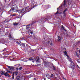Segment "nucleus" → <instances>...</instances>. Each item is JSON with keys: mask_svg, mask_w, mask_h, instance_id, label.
<instances>
[{"mask_svg": "<svg viewBox=\"0 0 80 80\" xmlns=\"http://www.w3.org/2000/svg\"><path fill=\"white\" fill-rule=\"evenodd\" d=\"M18 11L19 13H20L21 14H23V15H24V14H25V13H26V11H25V10H24V9H23L19 10V11Z\"/></svg>", "mask_w": 80, "mask_h": 80, "instance_id": "nucleus-1", "label": "nucleus"}, {"mask_svg": "<svg viewBox=\"0 0 80 80\" xmlns=\"http://www.w3.org/2000/svg\"><path fill=\"white\" fill-rule=\"evenodd\" d=\"M12 9V11L14 12H18V11H19V10H18V7L17 6L14 7Z\"/></svg>", "mask_w": 80, "mask_h": 80, "instance_id": "nucleus-2", "label": "nucleus"}, {"mask_svg": "<svg viewBox=\"0 0 80 80\" xmlns=\"http://www.w3.org/2000/svg\"><path fill=\"white\" fill-rule=\"evenodd\" d=\"M70 67L71 68H72V69L74 70V69L75 68V64L74 63H71V65H70Z\"/></svg>", "mask_w": 80, "mask_h": 80, "instance_id": "nucleus-3", "label": "nucleus"}, {"mask_svg": "<svg viewBox=\"0 0 80 80\" xmlns=\"http://www.w3.org/2000/svg\"><path fill=\"white\" fill-rule=\"evenodd\" d=\"M28 7H27L25 9V11L26 12H26H30V10H31V8H29L28 9Z\"/></svg>", "mask_w": 80, "mask_h": 80, "instance_id": "nucleus-4", "label": "nucleus"}, {"mask_svg": "<svg viewBox=\"0 0 80 80\" xmlns=\"http://www.w3.org/2000/svg\"><path fill=\"white\" fill-rule=\"evenodd\" d=\"M67 8L65 9V10L63 12V14H64L63 17H65V15H66V13H67Z\"/></svg>", "mask_w": 80, "mask_h": 80, "instance_id": "nucleus-5", "label": "nucleus"}, {"mask_svg": "<svg viewBox=\"0 0 80 80\" xmlns=\"http://www.w3.org/2000/svg\"><path fill=\"white\" fill-rule=\"evenodd\" d=\"M9 74L8 73V72H5L4 74V75H5L6 77H10V76L9 75Z\"/></svg>", "mask_w": 80, "mask_h": 80, "instance_id": "nucleus-6", "label": "nucleus"}, {"mask_svg": "<svg viewBox=\"0 0 80 80\" xmlns=\"http://www.w3.org/2000/svg\"><path fill=\"white\" fill-rule=\"evenodd\" d=\"M20 40H18V41L16 42V43L17 44H18L19 45H20V46H21V44L19 42H20V43H21V42H20Z\"/></svg>", "mask_w": 80, "mask_h": 80, "instance_id": "nucleus-7", "label": "nucleus"}, {"mask_svg": "<svg viewBox=\"0 0 80 80\" xmlns=\"http://www.w3.org/2000/svg\"><path fill=\"white\" fill-rule=\"evenodd\" d=\"M29 60H30V61H32L33 63L34 62V61L33 60H34V59H32V58H30L28 59Z\"/></svg>", "mask_w": 80, "mask_h": 80, "instance_id": "nucleus-8", "label": "nucleus"}, {"mask_svg": "<svg viewBox=\"0 0 80 80\" xmlns=\"http://www.w3.org/2000/svg\"><path fill=\"white\" fill-rule=\"evenodd\" d=\"M18 23H17L16 22H13V24L14 26H17L18 25Z\"/></svg>", "mask_w": 80, "mask_h": 80, "instance_id": "nucleus-9", "label": "nucleus"}, {"mask_svg": "<svg viewBox=\"0 0 80 80\" xmlns=\"http://www.w3.org/2000/svg\"><path fill=\"white\" fill-rule=\"evenodd\" d=\"M30 24L28 25L27 26V30H29L30 29Z\"/></svg>", "mask_w": 80, "mask_h": 80, "instance_id": "nucleus-10", "label": "nucleus"}, {"mask_svg": "<svg viewBox=\"0 0 80 80\" xmlns=\"http://www.w3.org/2000/svg\"><path fill=\"white\" fill-rule=\"evenodd\" d=\"M5 72H3V71H1V72H0V73H1V75H4Z\"/></svg>", "mask_w": 80, "mask_h": 80, "instance_id": "nucleus-11", "label": "nucleus"}, {"mask_svg": "<svg viewBox=\"0 0 80 80\" xmlns=\"http://www.w3.org/2000/svg\"><path fill=\"white\" fill-rule=\"evenodd\" d=\"M62 5L65 7V5H66V2H65V1H64V2L62 3Z\"/></svg>", "mask_w": 80, "mask_h": 80, "instance_id": "nucleus-12", "label": "nucleus"}, {"mask_svg": "<svg viewBox=\"0 0 80 80\" xmlns=\"http://www.w3.org/2000/svg\"><path fill=\"white\" fill-rule=\"evenodd\" d=\"M9 38H10L11 39H13V37H12V36H11V34L10 33Z\"/></svg>", "mask_w": 80, "mask_h": 80, "instance_id": "nucleus-13", "label": "nucleus"}, {"mask_svg": "<svg viewBox=\"0 0 80 80\" xmlns=\"http://www.w3.org/2000/svg\"><path fill=\"white\" fill-rule=\"evenodd\" d=\"M39 60H40V58H38L36 60V62L37 63H39L40 62Z\"/></svg>", "mask_w": 80, "mask_h": 80, "instance_id": "nucleus-14", "label": "nucleus"}, {"mask_svg": "<svg viewBox=\"0 0 80 80\" xmlns=\"http://www.w3.org/2000/svg\"><path fill=\"white\" fill-rule=\"evenodd\" d=\"M67 57H68V58L69 60H70V62H71V63H73V61H71V60H71V58H69V56H68Z\"/></svg>", "mask_w": 80, "mask_h": 80, "instance_id": "nucleus-15", "label": "nucleus"}, {"mask_svg": "<svg viewBox=\"0 0 80 80\" xmlns=\"http://www.w3.org/2000/svg\"><path fill=\"white\" fill-rule=\"evenodd\" d=\"M16 79H17L18 80H20V77L18 76L16 78Z\"/></svg>", "mask_w": 80, "mask_h": 80, "instance_id": "nucleus-16", "label": "nucleus"}, {"mask_svg": "<svg viewBox=\"0 0 80 80\" xmlns=\"http://www.w3.org/2000/svg\"><path fill=\"white\" fill-rule=\"evenodd\" d=\"M58 9H59V8H57V10H58V11H57V12L55 13V15H57V13H59V14H60V13H59V12H58Z\"/></svg>", "mask_w": 80, "mask_h": 80, "instance_id": "nucleus-17", "label": "nucleus"}, {"mask_svg": "<svg viewBox=\"0 0 80 80\" xmlns=\"http://www.w3.org/2000/svg\"><path fill=\"white\" fill-rule=\"evenodd\" d=\"M62 39V38L59 37H58V40L59 41V42H60V41L61 40V39Z\"/></svg>", "mask_w": 80, "mask_h": 80, "instance_id": "nucleus-18", "label": "nucleus"}, {"mask_svg": "<svg viewBox=\"0 0 80 80\" xmlns=\"http://www.w3.org/2000/svg\"><path fill=\"white\" fill-rule=\"evenodd\" d=\"M9 68L11 69V70H13L14 69V68L13 67H12V66H11L10 68Z\"/></svg>", "mask_w": 80, "mask_h": 80, "instance_id": "nucleus-19", "label": "nucleus"}, {"mask_svg": "<svg viewBox=\"0 0 80 80\" xmlns=\"http://www.w3.org/2000/svg\"><path fill=\"white\" fill-rule=\"evenodd\" d=\"M75 53L76 54V55L77 57H78L79 56H78V53H77V52H75Z\"/></svg>", "mask_w": 80, "mask_h": 80, "instance_id": "nucleus-20", "label": "nucleus"}, {"mask_svg": "<svg viewBox=\"0 0 80 80\" xmlns=\"http://www.w3.org/2000/svg\"><path fill=\"white\" fill-rule=\"evenodd\" d=\"M64 54H65V55H66V56H67V51H65L64 52Z\"/></svg>", "mask_w": 80, "mask_h": 80, "instance_id": "nucleus-21", "label": "nucleus"}, {"mask_svg": "<svg viewBox=\"0 0 80 80\" xmlns=\"http://www.w3.org/2000/svg\"><path fill=\"white\" fill-rule=\"evenodd\" d=\"M62 27H61V29L62 30H64V28H63V25L62 26Z\"/></svg>", "mask_w": 80, "mask_h": 80, "instance_id": "nucleus-22", "label": "nucleus"}, {"mask_svg": "<svg viewBox=\"0 0 80 80\" xmlns=\"http://www.w3.org/2000/svg\"><path fill=\"white\" fill-rule=\"evenodd\" d=\"M50 78L53 77V74H51V76H50Z\"/></svg>", "mask_w": 80, "mask_h": 80, "instance_id": "nucleus-23", "label": "nucleus"}, {"mask_svg": "<svg viewBox=\"0 0 80 80\" xmlns=\"http://www.w3.org/2000/svg\"><path fill=\"white\" fill-rule=\"evenodd\" d=\"M47 75H46V77H50V75L48 74H47Z\"/></svg>", "mask_w": 80, "mask_h": 80, "instance_id": "nucleus-24", "label": "nucleus"}, {"mask_svg": "<svg viewBox=\"0 0 80 80\" xmlns=\"http://www.w3.org/2000/svg\"><path fill=\"white\" fill-rule=\"evenodd\" d=\"M53 70H56V68H55V67H54V66H53Z\"/></svg>", "mask_w": 80, "mask_h": 80, "instance_id": "nucleus-25", "label": "nucleus"}, {"mask_svg": "<svg viewBox=\"0 0 80 80\" xmlns=\"http://www.w3.org/2000/svg\"><path fill=\"white\" fill-rule=\"evenodd\" d=\"M28 77H29V78H31V77H32V75H30Z\"/></svg>", "mask_w": 80, "mask_h": 80, "instance_id": "nucleus-26", "label": "nucleus"}, {"mask_svg": "<svg viewBox=\"0 0 80 80\" xmlns=\"http://www.w3.org/2000/svg\"><path fill=\"white\" fill-rule=\"evenodd\" d=\"M22 46H23V47H25V44H22Z\"/></svg>", "mask_w": 80, "mask_h": 80, "instance_id": "nucleus-27", "label": "nucleus"}, {"mask_svg": "<svg viewBox=\"0 0 80 80\" xmlns=\"http://www.w3.org/2000/svg\"><path fill=\"white\" fill-rule=\"evenodd\" d=\"M31 26L32 27L33 26V23H32Z\"/></svg>", "mask_w": 80, "mask_h": 80, "instance_id": "nucleus-28", "label": "nucleus"}, {"mask_svg": "<svg viewBox=\"0 0 80 80\" xmlns=\"http://www.w3.org/2000/svg\"><path fill=\"white\" fill-rule=\"evenodd\" d=\"M40 65H41V64H38L36 66H37L38 67V66H40Z\"/></svg>", "mask_w": 80, "mask_h": 80, "instance_id": "nucleus-29", "label": "nucleus"}, {"mask_svg": "<svg viewBox=\"0 0 80 80\" xmlns=\"http://www.w3.org/2000/svg\"><path fill=\"white\" fill-rule=\"evenodd\" d=\"M19 70H22V67H21L19 68Z\"/></svg>", "mask_w": 80, "mask_h": 80, "instance_id": "nucleus-30", "label": "nucleus"}, {"mask_svg": "<svg viewBox=\"0 0 80 80\" xmlns=\"http://www.w3.org/2000/svg\"><path fill=\"white\" fill-rule=\"evenodd\" d=\"M78 63H80V60H78Z\"/></svg>", "mask_w": 80, "mask_h": 80, "instance_id": "nucleus-31", "label": "nucleus"}, {"mask_svg": "<svg viewBox=\"0 0 80 80\" xmlns=\"http://www.w3.org/2000/svg\"><path fill=\"white\" fill-rule=\"evenodd\" d=\"M77 68H80V67H79L78 66V65H77Z\"/></svg>", "mask_w": 80, "mask_h": 80, "instance_id": "nucleus-32", "label": "nucleus"}, {"mask_svg": "<svg viewBox=\"0 0 80 80\" xmlns=\"http://www.w3.org/2000/svg\"><path fill=\"white\" fill-rule=\"evenodd\" d=\"M43 19L44 20H47V18H43Z\"/></svg>", "mask_w": 80, "mask_h": 80, "instance_id": "nucleus-33", "label": "nucleus"}, {"mask_svg": "<svg viewBox=\"0 0 80 80\" xmlns=\"http://www.w3.org/2000/svg\"><path fill=\"white\" fill-rule=\"evenodd\" d=\"M50 45H53V44L52 43V42H51V43H50Z\"/></svg>", "mask_w": 80, "mask_h": 80, "instance_id": "nucleus-34", "label": "nucleus"}, {"mask_svg": "<svg viewBox=\"0 0 80 80\" xmlns=\"http://www.w3.org/2000/svg\"><path fill=\"white\" fill-rule=\"evenodd\" d=\"M12 10H13V8H11L10 10V12H11V11H12Z\"/></svg>", "mask_w": 80, "mask_h": 80, "instance_id": "nucleus-35", "label": "nucleus"}, {"mask_svg": "<svg viewBox=\"0 0 80 80\" xmlns=\"http://www.w3.org/2000/svg\"><path fill=\"white\" fill-rule=\"evenodd\" d=\"M8 73H11V72L10 71L7 72Z\"/></svg>", "mask_w": 80, "mask_h": 80, "instance_id": "nucleus-36", "label": "nucleus"}, {"mask_svg": "<svg viewBox=\"0 0 80 80\" xmlns=\"http://www.w3.org/2000/svg\"><path fill=\"white\" fill-rule=\"evenodd\" d=\"M12 79H14V76H12Z\"/></svg>", "mask_w": 80, "mask_h": 80, "instance_id": "nucleus-37", "label": "nucleus"}, {"mask_svg": "<svg viewBox=\"0 0 80 80\" xmlns=\"http://www.w3.org/2000/svg\"><path fill=\"white\" fill-rule=\"evenodd\" d=\"M37 58H34V60H37Z\"/></svg>", "mask_w": 80, "mask_h": 80, "instance_id": "nucleus-38", "label": "nucleus"}, {"mask_svg": "<svg viewBox=\"0 0 80 80\" xmlns=\"http://www.w3.org/2000/svg\"><path fill=\"white\" fill-rule=\"evenodd\" d=\"M5 50H6V48H4V49L3 50V51H5Z\"/></svg>", "mask_w": 80, "mask_h": 80, "instance_id": "nucleus-39", "label": "nucleus"}, {"mask_svg": "<svg viewBox=\"0 0 80 80\" xmlns=\"http://www.w3.org/2000/svg\"><path fill=\"white\" fill-rule=\"evenodd\" d=\"M64 50H67V49H66L65 48H64Z\"/></svg>", "mask_w": 80, "mask_h": 80, "instance_id": "nucleus-40", "label": "nucleus"}, {"mask_svg": "<svg viewBox=\"0 0 80 80\" xmlns=\"http://www.w3.org/2000/svg\"><path fill=\"white\" fill-rule=\"evenodd\" d=\"M16 70H18V68H16Z\"/></svg>", "mask_w": 80, "mask_h": 80, "instance_id": "nucleus-41", "label": "nucleus"}, {"mask_svg": "<svg viewBox=\"0 0 80 80\" xmlns=\"http://www.w3.org/2000/svg\"><path fill=\"white\" fill-rule=\"evenodd\" d=\"M30 33H31V34H32V33H33V32H30Z\"/></svg>", "mask_w": 80, "mask_h": 80, "instance_id": "nucleus-42", "label": "nucleus"}, {"mask_svg": "<svg viewBox=\"0 0 80 80\" xmlns=\"http://www.w3.org/2000/svg\"><path fill=\"white\" fill-rule=\"evenodd\" d=\"M7 67H8V68H10V66H7Z\"/></svg>", "mask_w": 80, "mask_h": 80, "instance_id": "nucleus-43", "label": "nucleus"}, {"mask_svg": "<svg viewBox=\"0 0 80 80\" xmlns=\"http://www.w3.org/2000/svg\"><path fill=\"white\" fill-rule=\"evenodd\" d=\"M14 75H15V74H14V73H13L12 74V76H14Z\"/></svg>", "mask_w": 80, "mask_h": 80, "instance_id": "nucleus-44", "label": "nucleus"}, {"mask_svg": "<svg viewBox=\"0 0 80 80\" xmlns=\"http://www.w3.org/2000/svg\"><path fill=\"white\" fill-rule=\"evenodd\" d=\"M22 40H24V39L23 38H22V39H21Z\"/></svg>", "mask_w": 80, "mask_h": 80, "instance_id": "nucleus-45", "label": "nucleus"}, {"mask_svg": "<svg viewBox=\"0 0 80 80\" xmlns=\"http://www.w3.org/2000/svg\"><path fill=\"white\" fill-rule=\"evenodd\" d=\"M18 73V72H15V73H16V74H17V73Z\"/></svg>", "mask_w": 80, "mask_h": 80, "instance_id": "nucleus-46", "label": "nucleus"}, {"mask_svg": "<svg viewBox=\"0 0 80 80\" xmlns=\"http://www.w3.org/2000/svg\"><path fill=\"white\" fill-rule=\"evenodd\" d=\"M79 55H80V50L79 51Z\"/></svg>", "mask_w": 80, "mask_h": 80, "instance_id": "nucleus-47", "label": "nucleus"}, {"mask_svg": "<svg viewBox=\"0 0 80 80\" xmlns=\"http://www.w3.org/2000/svg\"><path fill=\"white\" fill-rule=\"evenodd\" d=\"M13 15V16H15V15Z\"/></svg>", "mask_w": 80, "mask_h": 80, "instance_id": "nucleus-48", "label": "nucleus"}, {"mask_svg": "<svg viewBox=\"0 0 80 80\" xmlns=\"http://www.w3.org/2000/svg\"><path fill=\"white\" fill-rule=\"evenodd\" d=\"M52 66H53V64H52Z\"/></svg>", "mask_w": 80, "mask_h": 80, "instance_id": "nucleus-49", "label": "nucleus"}, {"mask_svg": "<svg viewBox=\"0 0 80 80\" xmlns=\"http://www.w3.org/2000/svg\"><path fill=\"white\" fill-rule=\"evenodd\" d=\"M63 79H65V80H66V79H65L64 78H63Z\"/></svg>", "mask_w": 80, "mask_h": 80, "instance_id": "nucleus-50", "label": "nucleus"}, {"mask_svg": "<svg viewBox=\"0 0 80 80\" xmlns=\"http://www.w3.org/2000/svg\"><path fill=\"white\" fill-rule=\"evenodd\" d=\"M17 75V74H16V75Z\"/></svg>", "mask_w": 80, "mask_h": 80, "instance_id": "nucleus-51", "label": "nucleus"}, {"mask_svg": "<svg viewBox=\"0 0 80 80\" xmlns=\"http://www.w3.org/2000/svg\"><path fill=\"white\" fill-rule=\"evenodd\" d=\"M78 48H77V50H78Z\"/></svg>", "mask_w": 80, "mask_h": 80, "instance_id": "nucleus-52", "label": "nucleus"}, {"mask_svg": "<svg viewBox=\"0 0 80 80\" xmlns=\"http://www.w3.org/2000/svg\"><path fill=\"white\" fill-rule=\"evenodd\" d=\"M5 57H4V58H5Z\"/></svg>", "mask_w": 80, "mask_h": 80, "instance_id": "nucleus-53", "label": "nucleus"}, {"mask_svg": "<svg viewBox=\"0 0 80 80\" xmlns=\"http://www.w3.org/2000/svg\"><path fill=\"white\" fill-rule=\"evenodd\" d=\"M44 80H46L45 78H44Z\"/></svg>", "mask_w": 80, "mask_h": 80, "instance_id": "nucleus-54", "label": "nucleus"}, {"mask_svg": "<svg viewBox=\"0 0 80 80\" xmlns=\"http://www.w3.org/2000/svg\"><path fill=\"white\" fill-rule=\"evenodd\" d=\"M78 42V43H80V41H79Z\"/></svg>", "mask_w": 80, "mask_h": 80, "instance_id": "nucleus-55", "label": "nucleus"}, {"mask_svg": "<svg viewBox=\"0 0 80 80\" xmlns=\"http://www.w3.org/2000/svg\"><path fill=\"white\" fill-rule=\"evenodd\" d=\"M0 10H1V8H0Z\"/></svg>", "mask_w": 80, "mask_h": 80, "instance_id": "nucleus-56", "label": "nucleus"}]
</instances>
